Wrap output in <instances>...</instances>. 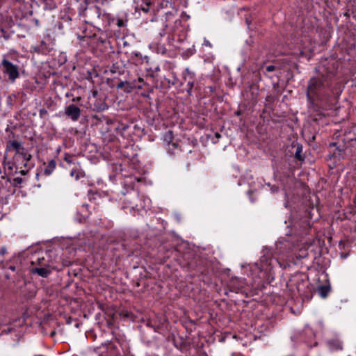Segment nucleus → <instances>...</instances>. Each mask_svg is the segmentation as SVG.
Segmentation results:
<instances>
[{
    "label": "nucleus",
    "mask_w": 356,
    "mask_h": 356,
    "mask_svg": "<svg viewBox=\"0 0 356 356\" xmlns=\"http://www.w3.org/2000/svg\"><path fill=\"white\" fill-rule=\"evenodd\" d=\"M323 86V83L321 79L313 77L309 79L307 90V97L309 102L314 100Z\"/></svg>",
    "instance_id": "obj_1"
},
{
    "label": "nucleus",
    "mask_w": 356,
    "mask_h": 356,
    "mask_svg": "<svg viewBox=\"0 0 356 356\" xmlns=\"http://www.w3.org/2000/svg\"><path fill=\"white\" fill-rule=\"evenodd\" d=\"M3 72L7 74L11 81L15 80L19 76L18 67L6 59L2 60Z\"/></svg>",
    "instance_id": "obj_2"
},
{
    "label": "nucleus",
    "mask_w": 356,
    "mask_h": 356,
    "mask_svg": "<svg viewBox=\"0 0 356 356\" xmlns=\"http://www.w3.org/2000/svg\"><path fill=\"white\" fill-rule=\"evenodd\" d=\"M326 345L332 352L343 350V342L337 337L331 338L327 340Z\"/></svg>",
    "instance_id": "obj_3"
},
{
    "label": "nucleus",
    "mask_w": 356,
    "mask_h": 356,
    "mask_svg": "<svg viewBox=\"0 0 356 356\" xmlns=\"http://www.w3.org/2000/svg\"><path fill=\"white\" fill-rule=\"evenodd\" d=\"M174 138L173 132L172 131H168L165 133L164 136V140L168 144V151L171 154H175V149H177L176 143H172V140Z\"/></svg>",
    "instance_id": "obj_4"
},
{
    "label": "nucleus",
    "mask_w": 356,
    "mask_h": 356,
    "mask_svg": "<svg viewBox=\"0 0 356 356\" xmlns=\"http://www.w3.org/2000/svg\"><path fill=\"white\" fill-rule=\"evenodd\" d=\"M65 113L72 120L76 121L80 116L81 110L77 106L74 104H70L66 108Z\"/></svg>",
    "instance_id": "obj_5"
},
{
    "label": "nucleus",
    "mask_w": 356,
    "mask_h": 356,
    "mask_svg": "<svg viewBox=\"0 0 356 356\" xmlns=\"http://www.w3.org/2000/svg\"><path fill=\"white\" fill-rule=\"evenodd\" d=\"M24 147H22L21 143L17 140H9L7 142L6 148V154L11 150H15L16 152V155H17L21 150Z\"/></svg>",
    "instance_id": "obj_6"
},
{
    "label": "nucleus",
    "mask_w": 356,
    "mask_h": 356,
    "mask_svg": "<svg viewBox=\"0 0 356 356\" xmlns=\"http://www.w3.org/2000/svg\"><path fill=\"white\" fill-rule=\"evenodd\" d=\"M181 49L183 50L181 56L184 58H188L195 53V49L193 45L187 47L186 44H183Z\"/></svg>",
    "instance_id": "obj_7"
},
{
    "label": "nucleus",
    "mask_w": 356,
    "mask_h": 356,
    "mask_svg": "<svg viewBox=\"0 0 356 356\" xmlns=\"http://www.w3.org/2000/svg\"><path fill=\"white\" fill-rule=\"evenodd\" d=\"M32 273L42 277H47L50 274L51 270L46 268H34L32 269Z\"/></svg>",
    "instance_id": "obj_8"
},
{
    "label": "nucleus",
    "mask_w": 356,
    "mask_h": 356,
    "mask_svg": "<svg viewBox=\"0 0 356 356\" xmlns=\"http://www.w3.org/2000/svg\"><path fill=\"white\" fill-rule=\"evenodd\" d=\"M56 166V163L54 160H51L48 162L47 165L44 170V173L46 175H49L54 170Z\"/></svg>",
    "instance_id": "obj_9"
},
{
    "label": "nucleus",
    "mask_w": 356,
    "mask_h": 356,
    "mask_svg": "<svg viewBox=\"0 0 356 356\" xmlns=\"http://www.w3.org/2000/svg\"><path fill=\"white\" fill-rule=\"evenodd\" d=\"M330 291V286H320L318 288V292L321 297L325 298L327 297V294L329 293Z\"/></svg>",
    "instance_id": "obj_10"
},
{
    "label": "nucleus",
    "mask_w": 356,
    "mask_h": 356,
    "mask_svg": "<svg viewBox=\"0 0 356 356\" xmlns=\"http://www.w3.org/2000/svg\"><path fill=\"white\" fill-rule=\"evenodd\" d=\"M184 81L186 82V86L188 87L187 90H188V92H189L190 90L193 86V76L191 74L188 73L187 75H184Z\"/></svg>",
    "instance_id": "obj_11"
},
{
    "label": "nucleus",
    "mask_w": 356,
    "mask_h": 356,
    "mask_svg": "<svg viewBox=\"0 0 356 356\" xmlns=\"http://www.w3.org/2000/svg\"><path fill=\"white\" fill-rule=\"evenodd\" d=\"M17 155L22 156L23 158V160L26 162L29 161L31 159V155L30 154L26 153L24 151V148H23L21 150V152H19Z\"/></svg>",
    "instance_id": "obj_12"
},
{
    "label": "nucleus",
    "mask_w": 356,
    "mask_h": 356,
    "mask_svg": "<svg viewBox=\"0 0 356 356\" xmlns=\"http://www.w3.org/2000/svg\"><path fill=\"white\" fill-rule=\"evenodd\" d=\"M302 150V146L298 145L296 147V152H295V157L300 161L303 160V158L301 156Z\"/></svg>",
    "instance_id": "obj_13"
},
{
    "label": "nucleus",
    "mask_w": 356,
    "mask_h": 356,
    "mask_svg": "<svg viewBox=\"0 0 356 356\" xmlns=\"http://www.w3.org/2000/svg\"><path fill=\"white\" fill-rule=\"evenodd\" d=\"M70 175L72 177L75 176V179H78L79 178V177H84V172L77 171L76 170H72L71 171Z\"/></svg>",
    "instance_id": "obj_14"
},
{
    "label": "nucleus",
    "mask_w": 356,
    "mask_h": 356,
    "mask_svg": "<svg viewBox=\"0 0 356 356\" xmlns=\"http://www.w3.org/2000/svg\"><path fill=\"white\" fill-rule=\"evenodd\" d=\"M64 160L71 164V163H73V164H75V162L73 160V156L72 155H70V154H65V157H64Z\"/></svg>",
    "instance_id": "obj_15"
},
{
    "label": "nucleus",
    "mask_w": 356,
    "mask_h": 356,
    "mask_svg": "<svg viewBox=\"0 0 356 356\" xmlns=\"http://www.w3.org/2000/svg\"><path fill=\"white\" fill-rule=\"evenodd\" d=\"M8 155L5 154L4 155V159H3V164L5 166H8V168L10 170H13V165L10 162H7Z\"/></svg>",
    "instance_id": "obj_16"
},
{
    "label": "nucleus",
    "mask_w": 356,
    "mask_h": 356,
    "mask_svg": "<svg viewBox=\"0 0 356 356\" xmlns=\"http://www.w3.org/2000/svg\"><path fill=\"white\" fill-rule=\"evenodd\" d=\"M275 69V67L274 65H268V66L266 67V71L269 72L274 71Z\"/></svg>",
    "instance_id": "obj_17"
},
{
    "label": "nucleus",
    "mask_w": 356,
    "mask_h": 356,
    "mask_svg": "<svg viewBox=\"0 0 356 356\" xmlns=\"http://www.w3.org/2000/svg\"><path fill=\"white\" fill-rule=\"evenodd\" d=\"M47 113V111L45 110L44 108H42V109L40 110V117H43Z\"/></svg>",
    "instance_id": "obj_18"
},
{
    "label": "nucleus",
    "mask_w": 356,
    "mask_h": 356,
    "mask_svg": "<svg viewBox=\"0 0 356 356\" xmlns=\"http://www.w3.org/2000/svg\"><path fill=\"white\" fill-rule=\"evenodd\" d=\"M124 84H125V82H124V81H120V82H119V83H118V85H117V88H118V89L122 88L124 87Z\"/></svg>",
    "instance_id": "obj_19"
},
{
    "label": "nucleus",
    "mask_w": 356,
    "mask_h": 356,
    "mask_svg": "<svg viewBox=\"0 0 356 356\" xmlns=\"http://www.w3.org/2000/svg\"><path fill=\"white\" fill-rule=\"evenodd\" d=\"M14 181L17 184H20L22 182V179L21 177H16L14 179Z\"/></svg>",
    "instance_id": "obj_20"
},
{
    "label": "nucleus",
    "mask_w": 356,
    "mask_h": 356,
    "mask_svg": "<svg viewBox=\"0 0 356 356\" xmlns=\"http://www.w3.org/2000/svg\"><path fill=\"white\" fill-rule=\"evenodd\" d=\"M149 3H147L146 6L145 7H143L142 8V10L145 12V13H147L149 11Z\"/></svg>",
    "instance_id": "obj_21"
},
{
    "label": "nucleus",
    "mask_w": 356,
    "mask_h": 356,
    "mask_svg": "<svg viewBox=\"0 0 356 356\" xmlns=\"http://www.w3.org/2000/svg\"><path fill=\"white\" fill-rule=\"evenodd\" d=\"M182 18H186V19H188L190 18L189 15H186L185 13H183L181 15Z\"/></svg>",
    "instance_id": "obj_22"
},
{
    "label": "nucleus",
    "mask_w": 356,
    "mask_h": 356,
    "mask_svg": "<svg viewBox=\"0 0 356 356\" xmlns=\"http://www.w3.org/2000/svg\"><path fill=\"white\" fill-rule=\"evenodd\" d=\"M180 3H183L184 5V6H186V0H179V4Z\"/></svg>",
    "instance_id": "obj_23"
},
{
    "label": "nucleus",
    "mask_w": 356,
    "mask_h": 356,
    "mask_svg": "<svg viewBox=\"0 0 356 356\" xmlns=\"http://www.w3.org/2000/svg\"><path fill=\"white\" fill-rule=\"evenodd\" d=\"M215 136H216V138L217 139H219V138H220L221 135H220L219 133L216 132V133L215 134Z\"/></svg>",
    "instance_id": "obj_24"
},
{
    "label": "nucleus",
    "mask_w": 356,
    "mask_h": 356,
    "mask_svg": "<svg viewBox=\"0 0 356 356\" xmlns=\"http://www.w3.org/2000/svg\"><path fill=\"white\" fill-rule=\"evenodd\" d=\"M92 94H93V96H94V97H96V96H97V91H96V90H95V91H93Z\"/></svg>",
    "instance_id": "obj_25"
},
{
    "label": "nucleus",
    "mask_w": 356,
    "mask_h": 356,
    "mask_svg": "<svg viewBox=\"0 0 356 356\" xmlns=\"http://www.w3.org/2000/svg\"><path fill=\"white\" fill-rule=\"evenodd\" d=\"M5 252H6V250H5V249H3V248L1 250V253L2 254H5Z\"/></svg>",
    "instance_id": "obj_26"
},
{
    "label": "nucleus",
    "mask_w": 356,
    "mask_h": 356,
    "mask_svg": "<svg viewBox=\"0 0 356 356\" xmlns=\"http://www.w3.org/2000/svg\"><path fill=\"white\" fill-rule=\"evenodd\" d=\"M21 173H22V174H23V175H24V174H25V172H24V170L21 171Z\"/></svg>",
    "instance_id": "obj_27"
},
{
    "label": "nucleus",
    "mask_w": 356,
    "mask_h": 356,
    "mask_svg": "<svg viewBox=\"0 0 356 356\" xmlns=\"http://www.w3.org/2000/svg\"><path fill=\"white\" fill-rule=\"evenodd\" d=\"M246 23H247L248 24H249V23H250V22H249V21H248V19H246Z\"/></svg>",
    "instance_id": "obj_28"
}]
</instances>
